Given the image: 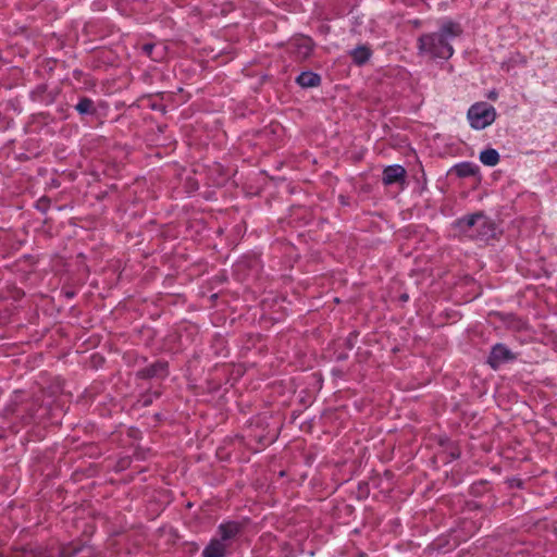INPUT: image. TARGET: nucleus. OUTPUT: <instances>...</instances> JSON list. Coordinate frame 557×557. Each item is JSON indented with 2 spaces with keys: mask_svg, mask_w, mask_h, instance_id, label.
I'll list each match as a JSON object with an SVG mask.
<instances>
[{
  "mask_svg": "<svg viewBox=\"0 0 557 557\" xmlns=\"http://www.w3.org/2000/svg\"><path fill=\"white\" fill-rule=\"evenodd\" d=\"M230 544L222 541L220 537L212 539L210 543L202 550L203 557H225Z\"/></svg>",
  "mask_w": 557,
  "mask_h": 557,
  "instance_id": "obj_8",
  "label": "nucleus"
},
{
  "mask_svg": "<svg viewBox=\"0 0 557 557\" xmlns=\"http://www.w3.org/2000/svg\"><path fill=\"white\" fill-rule=\"evenodd\" d=\"M516 355L505 345L496 344L492 347L487 363L494 369H498L500 364L512 361Z\"/></svg>",
  "mask_w": 557,
  "mask_h": 557,
  "instance_id": "obj_3",
  "label": "nucleus"
},
{
  "mask_svg": "<svg viewBox=\"0 0 557 557\" xmlns=\"http://www.w3.org/2000/svg\"><path fill=\"white\" fill-rule=\"evenodd\" d=\"M493 232V224L487 219V225L486 226H476L475 233H471V236H480V237H487Z\"/></svg>",
  "mask_w": 557,
  "mask_h": 557,
  "instance_id": "obj_15",
  "label": "nucleus"
},
{
  "mask_svg": "<svg viewBox=\"0 0 557 557\" xmlns=\"http://www.w3.org/2000/svg\"><path fill=\"white\" fill-rule=\"evenodd\" d=\"M467 117L472 128L483 129L495 121L496 111L487 102H476L469 108Z\"/></svg>",
  "mask_w": 557,
  "mask_h": 557,
  "instance_id": "obj_2",
  "label": "nucleus"
},
{
  "mask_svg": "<svg viewBox=\"0 0 557 557\" xmlns=\"http://www.w3.org/2000/svg\"><path fill=\"white\" fill-rule=\"evenodd\" d=\"M480 161L487 166H495L499 162V153L495 149H485L480 153Z\"/></svg>",
  "mask_w": 557,
  "mask_h": 557,
  "instance_id": "obj_13",
  "label": "nucleus"
},
{
  "mask_svg": "<svg viewBox=\"0 0 557 557\" xmlns=\"http://www.w3.org/2000/svg\"><path fill=\"white\" fill-rule=\"evenodd\" d=\"M406 180V170L399 164L388 165L383 170L382 181L385 185L404 183Z\"/></svg>",
  "mask_w": 557,
  "mask_h": 557,
  "instance_id": "obj_6",
  "label": "nucleus"
},
{
  "mask_svg": "<svg viewBox=\"0 0 557 557\" xmlns=\"http://www.w3.org/2000/svg\"><path fill=\"white\" fill-rule=\"evenodd\" d=\"M371 57V51L366 46H359L351 51V58L358 65L364 64Z\"/></svg>",
  "mask_w": 557,
  "mask_h": 557,
  "instance_id": "obj_12",
  "label": "nucleus"
},
{
  "mask_svg": "<svg viewBox=\"0 0 557 557\" xmlns=\"http://www.w3.org/2000/svg\"><path fill=\"white\" fill-rule=\"evenodd\" d=\"M458 177H469L474 176L479 172V166L471 162H462L456 164L453 169Z\"/></svg>",
  "mask_w": 557,
  "mask_h": 557,
  "instance_id": "obj_10",
  "label": "nucleus"
},
{
  "mask_svg": "<svg viewBox=\"0 0 557 557\" xmlns=\"http://www.w3.org/2000/svg\"><path fill=\"white\" fill-rule=\"evenodd\" d=\"M166 374V363L164 362H156L147 368L141 369L138 371V376L143 379H150V377H162Z\"/></svg>",
  "mask_w": 557,
  "mask_h": 557,
  "instance_id": "obj_9",
  "label": "nucleus"
},
{
  "mask_svg": "<svg viewBox=\"0 0 557 557\" xmlns=\"http://www.w3.org/2000/svg\"><path fill=\"white\" fill-rule=\"evenodd\" d=\"M243 525L236 521H227L218 527L219 537L228 543L240 534Z\"/></svg>",
  "mask_w": 557,
  "mask_h": 557,
  "instance_id": "obj_7",
  "label": "nucleus"
},
{
  "mask_svg": "<svg viewBox=\"0 0 557 557\" xmlns=\"http://www.w3.org/2000/svg\"><path fill=\"white\" fill-rule=\"evenodd\" d=\"M462 29L458 23L445 22L438 32L424 34L418 39V49L431 58L449 59L454 54L450 40L460 36Z\"/></svg>",
  "mask_w": 557,
  "mask_h": 557,
  "instance_id": "obj_1",
  "label": "nucleus"
},
{
  "mask_svg": "<svg viewBox=\"0 0 557 557\" xmlns=\"http://www.w3.org/2000/svg\"><path fill=\"white\" fill-rule=\"evenodd\" d=\"M301 87H315L320 85L321 78L312 72H302L296 79Z\"/></svg>",
  "mask_w": 557,
  "mask_h": 557,
  "instance_id": "obj_11",
  "label": "nucleus"
},
{
  "mask_svg": "<svg viewBox=\"0 0 557 557\" xmlns=\"http://www.w3.org/2000/svg\"><path fill=\"white\" fill-rule=\"evenodd\" d=\"M141 49L147 57L151 58L152 60H157V58L153 57V50H154L153 44H145L141 47Z\"/></svg>",
  "mask_w": 557,
  "mask_h": 557,
  "instance_id": "obj_16",
  "label": "nucleus"
},
{
  "mask_svg": "<svg viewBox=\"0 0 557 557\" xmlns=\"http://www.w3.org/2000/svg\"><path fill=\"white\" fill-rule=\"evenodd\" d=\"M313 46V41L307 36L296 37L289 44L290 52L300 61L311 55Z\"/></svg>",
  "mask_w": 557,
  "mask_h": 557,
  "instance_id": "obj_4",
  "label": "nucleus"
},
{
  "mask_svg": "<svg viewBox=\"0 0 557 557\" xmlns=\"http://www.w3.org/2000/svg\"><path fill=\"white\" fill-rule=\"evenodd\" d=\"M456 225L461 232L471 235L473 227L487 225V218L483 213L478 212L459 219Z\"/></svg>",
  "mask_w": 557,
  "mask_h": 557,
  "instance_id": "obj_5",
  "label": "nucleus"
},
{
  "mask_svg": "<svg viewBox=\"0 0 557 557\" xmlns=\"http://www.w3.org/2000/svg\"><path fill=\"white\" fill-rule=\"evenodd\" d=\"M75 108L81 114L91 113L94 111V102L89 98H83Z\"/></svg>",
  "mask_w": 557,
  "mask_h": 557,
  "instance_id": "obj_14",
  "label": "nucleus"
}]
</instances>
